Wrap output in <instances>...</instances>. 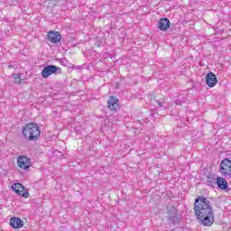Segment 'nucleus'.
Masks as SVG:
<instances>
[{
    "label": "nucleus",
    "mask_w": 231,
    "mask_h": 231,
    "mask_svg": "<svg viewBox=\"0 0 231 231\" xmlns=\"http://www.w3.org/2000/svg\"><path fill=\"white\" fill-rule=\"evenodd\" d=\"M194 211L197 219L200 220L204 226H212L214 225V209L210 200L205 196H199L194 202Z\"/></svg>",
    "instance_id": "f257e3e1"
},
{
    "label": "nucleus",
    "mask_w": 231,
    "mask_h": 231,
    "mask_svg": "<svg viewBox=\"0 0 231 231\" xmlns=\"http://www.w3.org/2000/svg\"><path fill=\"white\" fill-rule=\"evenodd\" d=\"M167 223L168 225H180L181 216L178 214V209L174 206H171L167 208Z\"/></svg>",
    "instance_id": "7ed1b4c3"
},
{
    "label": "nucleus",
    "mask_w": 231,
    "mask_h": 231,
    "mask_svg": "<svg viewBox=\"0 0 231 231\" xmlns=\"http://www.w3.org/2000/svg\"><path fill=\"white\" fill-rule=\"evenodd\" d=\"M150 100L151 102H156V95L150 94Z\"/></svg>",
    "instance_id": "6ab92c4d"
},
{
    "label": "nucleus",
    "mask_w": 231,
    "mask_h": 231,
    "mask_svg": "<svg viewBox=\"0 0 231 231\" xmlns=\"http://www.w3.org/2000/svg\"><path fill=\"white\" fill-rule=\"evenodd\" d=\"M11 189L15 192V194L22 196V198H28V196H30V193L27 191L26 188L23 186L22 183H14L12 185Z\"/></svg>",
    "instance_id": "423d86ee"
},
{
    "label": "nucleus",
    "mask_w": 231,
    "mask_h": 231,
    "mask_svg": "<svg viewBox=\"0 0 231 231\" xmlns=\"http://www.w3.org/2000/svg\"><path fill=\"white\" fill-rule=\"evenodd\" d=\"M133 127H134V129H140V127H142V122H140V120L134 121Z\"/></svg>",
    "instance_id": "a211bd4d"
},
{
    "label": "nucleus",
    "mask_w": 231,
    "mask_h": 231,
    "mask_svg": "<svg viewBox=\"0 0 231 231\" xmlns=\"http://www.w3.org/2000/svg\"><path fill=\"white\" fill-rule=\"evenodd\" d=\"M108 108L110 111L116 112L118 109H120V105L118 104V98H116L115 96H111L107 101Z\"/></svg>",
    "instance_id": "1a4fd4ad"
},
{
    "label": "nucleus",
    "mask_w": 231,
    "mask_h": 231,
    "mask_svg": "<svg viewBox=\"0 0 231 231\" xmlns=\"http://www.w3.org/2000/svg\"><path fill=\"white\" fill-rule=\"evenodd\" d=\"M156 104L159 107H161V109H166L167 107V102H165V98L157 99Z\"/></svg>",
    "instance_id": "dca6fc26"
},
{
    "label": "nucleus",
    "mask_w": 231,
    "mask_h": 231,
    "mask_svg": "<svg viewBox=\"0 0 231 231\" xmlns=\"http://www.w3.org/2000/svg\"><path fill=\"white\" fill-rule=\"evenodd\" d=\"M173 98L177 106H181V104H185V102H187V96H185V94H179Z\"/></svg>",
    "instance_id": "4468645a"
},
{
    "label": "nucleus",
    "mask_w": 231,
    "mask_h": 231,
    "mask_svg": "<svg viewBox=\"0 0 231 231\" xmlns=\"http://www.w3.org/2000/svg\"><path fill=\"white\" fill-rule=\"evenodd\" d=\"M14 69V65H9L8 69Z\"/></svg>",
    "instance_id": "aec40b11"
},
{
    "label": "nucleus",
    "mask_w": 231,
    "mask_h": 231,
    "mask_svg": "<svg viewBox=\"0 0 231 231\" xmlns=\"http://www.w3.org/2000/svg\"><path fill=\"white\" fill-rule=\"evenodd\" d=\"M158 27L162 32H167L171 28V21L169 18H161L158 22Z\"/></svg>",
    "instance_id": "9b49d317"
},
{
    "label": "nucleus",
    "mask_w": 231,
    "mask_h": 231,
    "mask_svg": "<svg viewBox=\"0 0 231 231\" xmlns=\"http://www.w3.org/2000/svg\"><path fill=\"white\" fill-rule=\"evenodd\" d=\"M216 183H217V179L212 178V175H208V180H206V185H208V187L214 188V185H216Z\"/></svg>",
    "instance_id": "2eb2a0df"
},
{
    "label": "nucleus",
    "mask_w": 231,
    "mask_h": 231,
    "mask_svg": "<svg viewBox=\"0 0 231 231\" xmlns=\"http://www.w3.org/2000/svg\"><path fill=\"white\" fill-rule=\"evenodd\" d=\"M17 163L18 167L23 171H28L32 167V160L24 155L18 157Z\"/></svg>",
    "instance_id": "0eeeda50"
},
{
    "label": "nucleus",
    "mask_w": 231,
    "mask_h": 231,
    "mask_svg": "<svg viewBox=\"0 0 231 231\" xmlns=\"http://www.w3.org/2000/svg\"><path fill=\"white\" fill-rule=\"evenodd\" d=\"M21 75L17 74L16 77H14V79H20Z\"/></svg>",
    "instance_id": "412c9836"
},
{
    "label": "nucleus",
    "mask_w": 231,
    "mask_h": 231,
    "mask_svg": "<svg viewBox=\"0 0 231 231\" xmlns=\"http://www.w3.org/2000/svg\"><path fill=\"white\" fill-rule=\"evenodd\" d=\"M61 66H65V68H71V63H69V60H66L65 58L60 60Z\"/></svg>",
    "instance_id": "f3484780"
},
{
    "label": "nucleus",
    "mask_w": 231,
    "mask_h": 231,
    "mask_svg": "<svg viewBox=\"0 0 231 231\" xmlns=\"http://www.w3.org/2000/svg\"><path fill=\"white\" fill-rule=\"evenodd\" d=\"M152 116H153L154 118H156V114H153Z\"/></svg>",
    "instance_id": "4be33fe9"
},
{
    "label": "nucleus",
    "mask_w": 231,
    "mask_h": 231,
    "mask_svg": "<svg viewBox=\"0 0 231 231\" xmlns=\"http://www.w3.org/2000/svg\"><path fill=\"white\" fill-rule=\"evenodd\" d=\"M22 133L25 140L37 142L41 138V127L35 123H28L23 126Z\"/></svg>",
    "instance_id": "f03ea898"
},
{
    "label": "nucleus",
    "mask_w": 231,
    "mask_h": 231,
    "mask_svg": "<svg viewBox=\"0 0 231 231\" xmlns=\"http://www.w3.org/2000/svg\"><path fill=\"white\" fill-rule=\"evenodd\" d=\"M10 225L13 228H23L24 222L20 217H14L10 219Z\"/></svg>",
    "instance_id": "f8f14e48"
},
{
    "label": "nucleus",
    "mask_w": 231,
    "mask_h": 231,
    "mask_svg": "<svg viewBox=\"0 0 231 231\" xmlns=\"http://www.w3.org/2000/svg\"><path fill=\"white\" fill-rule=\"evenodd\" d=\"M47 39L51 42V44H57V42H60L62 39V34L59 32L50 31L47 35Z\"/></svg>",
    "instance_id": "6e6552de"
},
{
    "label": "nucleus",
    "mask_w": 231,
    "mask_h": 231,
    "mask_svg": "<svg viewBox=\"0 0 231 231\" xmlns=\"http://www.w3.org/2000/svg\"><path fill=\"white\" fill-rule=\"evenodd\" d=\"M57 71H60V68L55 65H47L42 70V79H48L51 75H55Z\"/></svg>",
    "instance_id": "39448f33"
},
{
    "label": "nucleus",
    "mask_w": 231,
    "mask_h": 231,
    "mask_svg": "<svg viewBox=\"0 0 231 231\" xmlns=\"http://www.w3.org/2000/svg\"><path fill=\"white\" fill-rule=\"evenodd\" d=\"M217 185L221 190L228 189V182H226V180L223 177L217 178Z\"/></svg>",
    "instance_id": "ddd939ff"
},
{
    "label": "nucleus",
    "mask_w": 231,
    "mask_h": 231,
    "mask_svg": "<svg viewBox=\"0 0 231 231\" xmlns=\"http://www.w3.org/2000/svg\"><path fill=\"white\" fill-rule=\"evenodd\" d=\"M206 84L209 88H214L217 84V78L214 72H208L206 77Z\"/></svg>",
    "instance_id": "9d476101"
},
{
    "label": "nucleus",
    "mask_w": 231,
    "mask_h": 231,
    "mask_svg": "<svg viewBox=\"0 0 231 231\" xmlns=\"http://www.w3.org/2000/svg\"><path fill=\"white\" fill-rule=\"evenodd\" d=\"M220 172L222 176L226 178H231V161L228 158H225L220 162Z\"/></svg>",
    "instance_id": "20e7f679"
}]
</instances>
